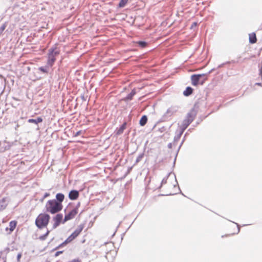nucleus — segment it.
<instances>
[{
  "label": "nucleus",
  "mask_w": 262,
  "mask_h": 262,
  "mask_svg": "<svg viewBox=\"0 0 262 262\" xmlns=\"http://www.w3.org/2000/svg\"><path fill=\"white\" fill-rule=\"evenodd\" d=\"M147 118L146 117V116L145 115H144L143 116L140 120V124L141 126H144L146 123H147Z\"/></svg>",
  "instance_id": "obj_16"
},
{
  "label": "nucleus",
  "mask_w": 262,
  "mask_h": 262,
  "mask_svg": "<svg viewBox=\"0 0 262 262\" xmlns=\"http://www.w3.org/2000/svg\"><path fill=\"white\" fill-rule=\"evenodd\" d=\"M80 203L79 202L75 206L69 205L68 207V211L66 213L63 223L74 219L78 213L79 208L80 207Z\"/></svg>",
  "instance_id": "obj_2"
},
{
  "label": "nucleus",
  "mask_w": 262,
  "mask_h": 262,
  "mask_svg": "<svg viewBox=\"0 0 262 262\" xmlns=\"http://www.w3.org/2000/svg\"><path fill=\"white\" fill-rule=\"evenodd\" d=\"M63 220V215L62 214L59 213L56 214L54 217H53V221L54 222V223L53 224V227L54 229L57 228L60 224L61 223L62 221Z\"/></svg>",
  "instance_id": "obj_7"
},
{
  "label": "nucleus",
  "mask_w": 262,
  "mask_h": 262,
  "mask_svg": "<svg viewBox=\"0 0 262 262\" xmlns=\"http://www.w3.org/2000/svg\"><path fill=\"white\" fill-rule=\"evenodd\" d=\"M49 233H50V231L48 229H47L46 233L42 235L39 236L38 237V239H39L40 241H45L46 239V238H47V236H48V235L49 234Z\"/></svg>",
  "instance_id": "obj_17"
},
{
  "label": "nucleus",
  "mask_w": 262,
  "mask_h": 262,
  "mask_svg": "<svg viewBox=\"0 0 262 262\" xmlns=\"http://www.w3.org/2000/svg\"><path fill=\"white\" fill-rule=\"evenodd\" d=\"M204 74H198V75H193L191 76V83L193 85L196 86L199 84H203L204 81L200 82V80L202 76H205Z\"/></svg>",
  "instance_id": "obj_6"
},
{
  "label": "nucleus",
  "mask_w": 262,
  "mask_h": 262,
  "mask_svg": "<svg viewBox=\"0 0 262 262\" xmlns=\"http://www.w3.org/2000/svg\"><path fill=\"white\" fill-rule=\"evenodd\" d=\"M79 195V192L76 190H71L69 194V198L71 200H76Z\"/></svg>",
  "instance_id": "obj_8"
},
{
  "label": "nucleus",
  "mask_w": 262,
  "mask_h": 262,
  "mask_svg": "<svg viewBox=\"0 0 262 262\" xmlns=\"http://www.w3.org/2000/svg\"><path fill=\"white\" fill-rule=\"evenodd\" d=\"M136 92L135 90H133L131 93L127 96V99H132V97L135 95Z\"/></svg>",
  "instance_id": "obj_21"
},
{
  "label": "nucleus",
  "mask_w": 262,
  "mask_h": 262,
  "mask_svg": "<svg viewBox=\"0 0 262 262\" xmlns=\"http://www.w3.org/2000/svg\"><path fill=\"white\" fill-rule=\"evenodd\" d=\"M126 123L125 122L124 123L122 126L120 127V128L119 129V130L117 131V134H120L121 133H123V130H124V129L126 127Z\"/></svg>",
  "instance_id": "obj_19"
},
{
  "label": "nucleus",
  "mask_w": 262,
  "mask_h": 262,
  "mask_svg": "<svg viewBox=\"0 0 262 262\" xmlns=\"http://www.w3.org/2000/svg\"><path fill=\"white\" fill-rule=\"evenodd\" d=\"M193 89L190 87L186 88V90L184 91L183 94L186 96H188L192 93Z\"/></svg>",
  "instance_id": "obj_15"
},
{
  "label": "nucleus",
  "mask_w": 262,
  "mask_h": 262,
  "mask_svg": "<svg viewBox=\"0 0 262 262\" xmlns=\"http://www.w3.org/2000/svg\"><path fill=\"white\" fill-rule=\"evenodd\" d=\"M193 121V118L191 114H188L187 119L184 120V128H186Z\"/></svg>",
  "instance_id": "obj_10"
},
{
  "label": "nucleus",
  "mask_w": 262,
  "mask_h": 262,
  "mask_svg": "<svg viewBox=\"0 0 262 262\" xmlns=\"http://www.w3.org/2000/svg\"><path fill=\"white\" fill-rule=\"evenodd\" d=\"M21 256H22V254H21V253H19L17 254V262H19L20 261V258L21 257Z\"/></svg>",
  "instance_id": "obj_25"
},
{
  "label": "nucleus",
  "mask_w": 262,
  "mask_h": 262,
  "mask_svg": "<svg viewBox=\"0 0 262 262\" xmlns=\"http://www.w3.org/2000/svg\"><path fill=\"white\" fill-rule=\"evenodd\" d=\"M83 228L84 226L82 225L78 226L77 229L63 243V244H66L73 241L80 234L83 230Z\"/></svg>",
  "instance_id": "obj_4"
},
{
  "label": "nucleus",
  "mask_w": 262,
  "mask_h": 262,
  "mask_svg": "<svg viewBox=\"0 0 262 262\" xmlns=\"http://www.w3.org/2000/svg\"><path fill=\"white\" fill-rule=\"evenodd\" d=\"M17 225V222L16 221H11L9 223V228H6V230L8 231L9 230V233L13 232L15 229Z\"/></svg>",
  "instance_id": "obj_9"
},
{
  "label": "nucleus",
  "mask_w": 262,
  "mask_h": 262,
  "mask_svg": "<svg viewBox=\"0 0 262 262\" xmlns=\"http://www.w3.org/2000/svg\"><path fill=\"white\" fill-rule=\"evenodd\" d=\"M128 0H121L118 4L119 8H122L127 3Z\"/></svg>",
  "instance_id": "obj_18"
},
{
  "label": "nucleus",
  "mask_w": 262,
  "mask_h": 262,
  "mask_svg": "<svg viewBox=\"0 0 262 262\" xmlns=\"http://www.w3.org/2000/svg\"><path fill=\"white\" fill-rule=\"evenodd\" d=\"M42 118L41 117H37L36 119H29L28 121L29 123H35L37 124L39 123L42 122Z\"/></svg>",
  "instance_id": "obj_12"
},
{
  "label": "nucleus",
  "mask_w": 262,
  "mask_h": 262,
  "mask_svg": "<svg viewBox=\"0 0 262 262\" xmlns=\"http://www.w3.org/2000/svg\"><path fill=\"white\" fill-rule=\"evenodd\" d=\"M50 220V216L48 214L41 213L36 217L35 225L39 229H42L47 226Z\"/></svg>",
  "instance_id": "obj_3"
},
{
  "label": "nucleus",
  "mask_w": 262,
  "mask_h": 262,
  "mask_svg": "<svg viewBox=\"0 0 262 262\" xmlns=\"http://www.w3.org/2000/svg\"><path fill=\"white\" fill-rule=\"evenodd\" d=\"M62 251H58L56 253H55V256H58L60 254L62 253Z\"/></svg>",
  "instance_id": "obj_27"
},
{
  "label": "nucleus",
  "mask_w": 262,
  "mask_h": 262,
  "mask_svg": "<svg viewBox=\"0 0 262 262\" xmlns=\"http://www.w3.org/2000/svg\"><path fill=\"white\" fill-rule=\"evenodd\" d=\"M2 262H6V257L2 258Z\"/></svg>",
  "instance_id": "obj_28"
},
{
  "label": "nucleus",
  "mask_w": 262,
  "mask_h": 262,
  "mask_svg": "<svg viewBox=\"0 0 262 262\" xmlns=\"http://www.w3.org/2000/svg\"><path fill=\"white\" fill-rule=\"evenodd\" d=\"M7 206L6 198H3L0 200V211L4 210Z\"/></svg>",
  "instance_id": "obj_11"
},
{
  "label": "nucleus",
  "mask_w": 262,
  "mask_h": 262,
  "mask_svg": "<svg viewBox=\"0 0 262 262\" xmlns=\"http://www.w3.org/2000/svg\"><path fill=\"white\" fill-rule=\"evenodd\" d=\"M59 54V51L56 48L50 50L49 56L48 64L52 66L55 62V57Z\"/></svg>",
  "instance_id": "obj_5"
},
{
  "label": "nucleus",
  "mask_w": 262,
  "mask_h": 262,
  "mask_svg": "<svg viewBox=\"0 0 262 262\" xmlns=\"http://www.w3.org/2000/svg\"><path fill=\"white\" fill-rule=\"evenodd\" d=\"M7 27V23L3 24L0 27V35L3 34V32L5 30Z\"/></svg>",
  "instance_id": "obj_20"
},
{
  "label": "nucleus",
  "mask_w": 262,
  "mask_h": 262,
  "mask_svg": "<svg viewBox=\"0 0 262 262\" xmlns=\"http://www.w3.org/2000/svg\"><path fill=\"white\" fill-rule=\"evenodd\" d=\"M50 195V194L49 193L46 192V193H45V194H44V195L43 196L42 199L43 200V199H46V198L49 196Z\"/></svg>",
  "instance_id": "obj_26"
},
{
  "label": "nucleus",
  "mask_w": 262,
  "mask_h": 262,
  "mask_svg": "<svg viewBox=\"0 0 262 262\" xmlns=\"http://www.w3.org/2000/svg\"><path fill=\"white\" fill-rule=\"evenodd\" d=\"M80 133H81V132H80V131L78 132L76 134V136H77L79 135L80 134Z\"/></svg>",
  "instance_id": "obj_29"
},
{
  "label": "nucleus",
  "mask_w": 262,
  "mask_h": 262,
  "mask_svg": "<svg viewBox=\"0 0 262 262\" xmlns=\"http://www.w3.org/2000/svg\"><path fill=\"white\" fill-rule=\"evenodd\" d=\"M249 41L251 43H256L257 41V39L256 37V34L254 33H251L249 35Z\"/></svg>",
  "instance_id": "obj_13"
},
{
  "label": "nucleus",
  "mask_w": 262,
  "mask_h": 262,
  "mask_svg": "<svg viewBox=\"0 0 262 262\" xmlns=\"http://www.w3.org/2000/svg\"><path fill=\"white\" fill-rule=\"evenodd\" d=\"M138 44L142 47H145L146 45V43L144 41H139Z\"/></svg>",
  "instance_id": "obj_23"
},
{
  "label": "nucleus",
  "mask_w": 262,
  "mask_h": 262,
  "mask_svg": "<svg viewBox=\"0 0 262 262\" xmlns=\"http://www.w3.org/2000/svg\"><path fill=\"white\" fill-rule=\"evenodd\" d=\"M143 156H144V155L143 154L139 155V156L137 157V158L136 159V162L138 163L139 161H140L141 160V159L143 158Z\"/></svg>",
  "instance_id": "obj_22"
},
{
  "label": "nucleus",
  "mask_w": 262,
  "mask_h": 262,
  "mask_svg": "<svg viewBox=\"0 0 262 262\" xmlns=\"http://www.w3.org/2000/svg\"><path fill=\"white\" fill-rule=\"evenodd\" d=\"M56 199L57 200L56 201L58 202H60V203H62V202L64 200V195L62 193H58L56 195Z\"/></svg>",
  "instance_id": "obj_14"
},
{
  "label": "nucleus",
  "mask_w": 262,
  "mask_h": 262,
  "mask_svg": "<svg viewBox=\"0 0 262 262\" xmlns=\"http://www.w3.org/2000/svg\"><path fill=\"white\" fill-rule=\"evenodd\" d=\"M63 208L62 203L55 200H50L46 204L45 208L47 212L51 214H55L60 211Z\"/></svg>",
  "instance_id": "obj_1"
},
{
  "label": "nucleus",
  "mask_w": 262,
  "mask_h": 262,
  "mask_svg": "<svg viewBox=\"0 0 262 262\" xmlns=\"http://www.w3.org/2000/svg\"><path fill=\"white\" fill-rule=\"evenodd\" d=\"M39 70L43 73H48V71L43 67L39 68Z\"/></svg>",
  "instance_id": "obj_24"
}]
</instances>
